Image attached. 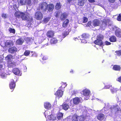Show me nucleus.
I'll use <instances>...</instances> for the list:
<instances>
[{
  "label": "nucleus",
  "mask_w": 121,
  "mask_h": 121,
  "mask_svg": "<svg viewBox=\"0 0 121 121\" xmlns=\"http://www.w3.org/2000/svg\"><path fill=\"white\" fill-rule=\"evenodd\" d=\"M44 114L45 117L47 116L48 118L50 120V121H58V120L62 118L63 116V114L61 112L59 113L57 115V118L56 117V115H51V113L49 111H46L45 112Z\"/></svg>",
  "instance_id": "obj_1"
},
{
  "label": "nucleus",
  "mask_w": 121,
  "mask_h": 121,
  "mask_svg": "<svg viewBox=\"0 0 121 121\" xmlns=\"http://www.w3.org/2000/svg\"><path fill=\"white\" fill-rule=\"evenodd\" d=\"M80 99L78 97L75 98L71 100L70 102V109H72L74 108V105L78 104L80 102Z\"/></svg>",
  "instance_id": "obj_2"
},
{
  "label": "nucleus",
  "mask_w": 121,
  "mask_h": 121,
  "mask_svg": "<svg viewBox=\"0 0 121 121\" xmlns=\"http://www.w3.org/2000/svg\"><path fill=\"white\" fill-rule=\"evenodd\" d=\"M103 38V35H98L97 37V40L94 42L95 44L99 46L102 45L103 44L102 40Z\"/></svg>",
  "instance_id": "obj_3"
},
{
  "label": "nucleus",
  "mask_w": 121,
  "mask_h": 121,
  "mask_svg": "<svg viewBox=\"0 0 121 121\" xmlns=\"http://www.w3.org/2000/svg\"><path fill=\"white\" fill-rule=\"evenodd\" d=\"M18 4L19 6L29 5L30 4V0H17Z\"/></svg>",
  "instance_id": "obj_4"
},
{
  "label": "nucleus",
  "mask_w": 121,
  "mask_h": 121,
  "mask_svg": "<svg viewBox=\"0 0 121 121\" xmlns=\"http://www.w3.org/2000/svg\"><path fill=\"white\" fill-rule=\"evenodd\" d=\"M64 84V86L62 85L61 87L59 88V89L55 93V95L57 96V97H62L63 95V91L61 90V87H63L65 88L67 86V84L66 83H63Z\"/></svg>",
  "instance_id": "obj_5"
},
{
  "label": "nucleus",
  "mask_w": 121,
  "mask_h": 121,
  "mask_svg": "<svg viewBox=\"0 0 121 121\" xmlns=\"http://www.w3.org/2000/svg\"><path fill=\"white\" fill-rule=\"evenodd\" d=\"M13 42L12 40H9L5 42L4 47L5 48H9L13 46Z\"/></svg>",
  "instance_id": "obj_6"
},
{
  "label": "nucleus",
  "mask_w": 121,
  "mask_h": 121,
  "mask_svg": "<svg viewBox=\"0 0 121 121\" xmlns=\"http://www.w3.org/2000/svg\"><path fill=\"white\" fill-rule=\"evenodd\" d=\"M82 92L83 95L85 97H86V98L85 97V98L86 100L88 99V97L90 93V91L88 89H86L83 90Z\"/></svg>",
  "instance_id": "obj_7"
},
{
  "label": "nucleus",
  "mask_w": 121,
  "mask_h": 121,
  "mask_svg": "<svg viewBox=\"0 0 121 121\" xmlns=\"http://www.w3.org/2000/svg\"><path fill=\"white\" fill-rule=\"evenodd\" d=\"M35 18L37 20H41L43 18V14L40 12H37L35 13Z\"/></svg>",
  "instance_id": "obj_8"
},
{
  "label": "nucleus",
  "mask_w": 121,
  "mask_h": 121,
  "mask_svg": "<svg viewBox=\"0 0 121 121\" xmlns=\"http://www.w3.org/2000/svg\"><path fill=\"white\" fill-rule=\"evenodd\" d=\"M17 49L15 46L9 48L8 49V52L11 54H14L16 53L17 51Z\"/></svg>",
  "instance_id": "obj_9"
},
{
  "label": "nucleus",
  "mask_w": 121,
  "mask_h": 121,
  "mask_svg": "<svg viewBox=\"0 0 121 121\" xmlns=\"http://www.w3.org/2000/svg\"><path fill=\"white\" fill-rule=\"evenodd\" d=\"M102 22L101 21L99 20L95 19L93 21L92 24L94 26H100Z\"/></svg>",
  "instance_id": "obj_10"
},
{
  "label": "nucleus",
  "mask_w": 121,
  "mask_h": 121,
  "mask_svg": "<svg viewBox=\"0 0 121 121\" xmlns=\"http://www.w3.org/2000/svg\"><path fill=\"white\" fill-rule=\"evenodd\" d=\"M47 4L46 2L42 3L40 5V7L42 10L43 11H46L47 8Z\"/></svg>",
  "instance_id": "obj_11"
},
{
  "label": "nucleus",
  "mask_w": 121,
  "mask_h": 121,
  "mask_svg": "<svg viewBox=\"0 0 121 121\" xmlns=\"http://www.w3.org/2000/svg\"><path fill=\"white\" fill-rule=\"evenodd\" d=\"M82 115L79 117H78V120L79 121H83L85 118L86 116V113L85 111L84 110V112L82 113Z\"/></svg>",
  "instance_id": "obj_12"
},
{
  "label": "nucleus",
  "mask_w": 121,
  "mask_h": 121,
  "mask_svg": "<svg viewBox=\"0 0 121 121\" xmlns=\"http://www.w3.org/2000/svg\"><path fill=\"white\" fill-rule=\"evenodd\" d=\"M24 42V39L22 38H20L17 39L16 41V44L17 45H22Z\"/></svg>",
  "instance_id": "obj_13"
},
{
  "label": "nucleus",
  "mask_w": 121,
  "mask_h": 121,
  "mask_svg": "<svg viewBox=\"0 0 121 121\" xmlns=\"http://www.w3.org/2000/svg\"><path fill=\"white\" fill-rule=\"evenodd\" d=\"M13 73L16 75H20V71L17 68H15L13 69Z\"/></svg>",
  "instance_id": "obj_14"
},
{
  "label": "nucleus",
  "mask_w": 121,
  "mask_h": 121,
  "mask_svg": "<svg viewBox=\"0 0 121 121\" xmlns=\"http://www.w3.org/2000/svg\"><path fill=\"white\" fill-rule=\"evenodd\" d=\"M54 8V5L52 4H50L47 5V9L49 12L52 11Z\"/></svg>",
  "instance_id": "obj_15"
},
{
  "label": "nucleus",
  "mask_w": 121,
  "mask_h": 121,
  "mask_svg": "<svg viewBox=\"0 0 121 121\" xmlns=\"http://www.w3.org/2000/svg\"><path fill=\"white\" fill-rule=\"evenodd\" d=\"M15 83L14 80H12L9 84V87L11 89H14L15 86Z\"/></svg>",
  "instance_id": "obj_16"
},
{
  "label": "nucleus",
  "mask_w": 121,
  "mask_h": 121,
  "mask_svg": "<svg viewBox=\"0 0 121 121\" xmlns=\"http://www.w3.org/2000/svg\"><path fill=\"white\" fill-rule=\"evenodd\" d=\"M112 109L113 111L115 112H116L119 110L120 108L119 106L117 105H115L113 106V107L111 108Z\"/></svg>",
  "instance_id": "obj_17"
},
{
  "label": "nucleus",
  "mask_w": 121,
  "mask_h": 121,
  "mask_svg": "<svg viewBox=\"0 0 121 121\" xmlns=\"http://www.w3.org/2000/svg\"><path fill=\"white\" fill-rule=\"evenodd\" d=\"M54 33L52 31H49L47 33V36L49 37H51L54 35Z\"/></svg>",
  "instance_id": "obj_18"
},
{
  "label": "nucleus",
  "mask_w": 121,
  "mask_h": 121,
  "mask_svg": "<svg viewBox=\"0 0 121 121\" xmlns=\"http://www.w3.org/2000/svg\"><path fill=\"white\" fill-rule=\"evenodd\" d=\"M69 104H69V105H68L66 104H63L62 105L63 109L65 110H68L69 108L70 109Z\"/></svg>",
  "instance_id": "obj_19"
},
{
  "label": "nucleus",
  "mask_w": 121,
  "mask_h": 121,
  "mask_svg": "<svg viewBox=\"0 0 121 121\" xmlns=\"http://www.w3.org/2000/svg\"><path fill=\"white\" fill-rule=\"evenodd\" d=\"M13 56L11 54H9L7 56L5 57V60L7 61L8 62L11 61V59L12 58Z\"/></svg>",
  "instance_id": "obj_20"
},
{
  "label": "nucleus",
  "mask_w": 121,
  "mask_h": 121,
  "mask_svg": "<svg viewBox=\"0 0 121 121\" xmlns=\"http://www.w3.org/2000/svg\"><path fill=\"white\" fill-rule=\"evenodd\" d=\"M44 106L45 108L49 109L51 107V105L49 102H46L44 104Z\"/></svg>",
  "instance_id": "obj_21"
},
{
  "label": "nucleus",
  "mask_w": 121,
  "mask_h": 121,
  "mask_svg": "<svg viewBox=\"0 0 121 121\" xmlns=\"http://www.w3.org/2000/svg\"><path fill=\"white\" fill-rule=\"evenodd\" d=\"M116 35L118 37H121V30H117L115 31Z\"/></svg>",
  "instance_id": "obj_22"
},
{
  "label": "nucleus",
  "mask_w": 121,
  "mask_h": 121,
  "mask_svg": "<svg viewBox=\"0 0 121 121\" xmlns=\"http://www.w3.org/2000/svg\"><path fill=\"white\" fill-rule=\"evenodd\" d=\"M104 117V116L102 114H99L97 116V118L99 120H103Z\"/></svg>",
  "instance_id": "obj_23"
},
{
  "label": "nucleus",
  "mask_w": 121,
  "mask_h": 121,
  "mask_svg": "<svg viewBox=\"0 0 121 121\" xmlns=\"http://www.w3.org/2000/svg\"><path fill=\"white\" fill-rule=\"evenodd\" d=\"M27 15L25 14L24 13L22 12L20 18H21L23 20H26L27 19Z\"/></svg>",
  "instance_id": "obj_24"
},
{
  "label": "nucleus",
  "mask_w": 121,
  "mask_h": 121,
  "mask_svg": "<svg viewBox=\"0 0 121 121\" xmlns=\"http://www.w3.org/2000/svg\"><path fill=\"white\" fill-rule=\"evenodd\" d=\"M22 13V12L19 11L16 12L14 13L15 16L18 18H20L21 17Z\"/></svg>",
  "instance_id": "obj_25"
},
{
  "label": "nucleus",
  "mask_w": 121,
  "mask_h": 121,
  "mask_svg": "<svg viewBox=\"0 0 121 121\" xmlns=\"http://www.w3.org/2000/svg\"><path fill=\"white\" fill-rule=\"evenodd\" d=\"M69 22V20L68 19H66L63 23L62 26L63 27L66 28Z\"/></svg>",
  "instance_id": "obj_26"
},
{
  "label": "nucleus",
  "mask_w": 121,
  "mask_h": 121,
  "mask_svg": "<svg viewBox=\"0 0 121 121\" xmlns=\"http://www.w3.org/2000/svg\"><path fill=\"white\" fill-rule=\"evenodd\" d=\"M7 66L9 67H13L14 66V64L11 61L8 62Z\"/></svg>",
  "instance_id": "obj_27"
},
{
  "label": "nucleus",
  "mask_w": 121,
  "mask_h": 121,
  "mask_svg": "<svg viewBox=\"0 0 121 121\" xmlns=\"http://www.w3.org/2000/svg\"><path fill=\"white\" fill-rule=\"evenodd\" d=\"M72 121H78V117L76 115H74L72 117Z\"/></svg>",
  "instance_id": "obj_28"
},
{
  "label": "nucleus",
  "mask_w": 121,
  "mask_h": 121,
  "mask_svg": "<svg viewBox=\"0 0 121 121\" xmlns=\"http://www.w3.org/2000/svg\"><path fill=\"white\" fill-rule=\"evenodd\" d=\"M84 3V0H78V4L80 6H83Z\"/></svg>",
  "instance_id": "obj_29"
},
{
  "label": "nucleus",
  "mask_w": 121,
  "mask_h": 121,
  "mask_svg": "<svg viewBox=\"0 0 121 121\" xmlns=\"http://www.w3.org/2000/svg\"><path fill=\"white\" fill-rule=\"evenodd\" d=\"M121 68L120 66L118 65H114L113 68V69L115 70H120Z\"/></svg>",
  "instance_id": "obj_30"
},
{
  "label": "nucleus",
  "mask_w": 121,
  "mask_h": 121,
  "mask_svg": "<svg viewBox=\"0 0 121 121\" xmlns=\"http://www.w3.org/2000/svg\"><path fill=\"white\" fill-rule=\"evenodd\" d=\"M109 40L111 42H115L116 41V38L115 36H112L110 37Z\"/></svg>",
  "instance_id": "obj_31"
},
{
  "label": "nucleus",
  "mask_w": 121,
  "mask_h": 121,
  "mask_svg": "<svg viewBox=\"0 0 121 121\" xmlns=\"http://www.w3.org/2000/svg\"><path fill=\"white\" fill-rule=\"evenodd\" d=\"M57 41V40L55 38H52L51 40V43H56Z\"/></svg>",
  "instance_id": "obj_32"
},
{
  "label": "nucleus",
  "mask_w": 121,
  "mask_h": 121,
  "mask_svg": "<svg viewBox=\"0 0 121 121\" xmlns=\"http://www.w3.org/2000/svg\"><path fill=\"white\" fill-rule=\"evenodd\" d=\"M67 14L66 13L62 14L60 16V19L63 20L66 18Z\"/></svg>",
  "instance_id": "obj_33"
},
{
  "label": "nucleus",
  "mask_w": 121,
  "mask_h": 121,
  "mask_svg": "<svg viewBox=\"0 0 121 121\" xmlns=\"http://www.w3.org/2000/svg\"><path fill=\"white\" fill-rule=\"evenodd\" d=\"M110 90L111 92L112 93L116 92L117 91V88H114L112 87L110 88Z\"/></svg>",
  "instance_id": "obj_34"
},
{
  "label": "nucleus",
  "mask_w": 121,
  "mask_h": 121,
  "mask_svg": "<svg viewBox=\"0 0 121 121\" xmlns=\"http://www.w3.org/2000/svg\"><path fill=\"white\" fill-rule=\"evenodd\" d=\"M61 7L60 4V3H57L55 7L56 9H60Z\"/></svg>",
  "instance_id": "obj_35"
},
{
  "label": "nucleus",
  "mask_w": 121,
  "mask_h": 121,
  "mask_svg": "<svg viewBox=\"0 0 121 121\" xmlns=\"http://www.w3.org/2000/svg\"><path fill=\"white\" fill-rule=\"evenodd\" d=\"M9 30L10 33H13L15 34V30L14 29L11 28H9Z\"/></svg>",
  "instance_id": "obj_36"
},
{
  "label": "nucleus",
  "mask_w": 121,
  "mask_h": 121,
  "mask_svg": "<svg viewBox=\"0 0 121 121\" xmlns=\"http://www.w3.org/2000/svg\"><path fill=\"white\" fill-rule=\"evenodd\" d=\"M88 35L86 34H83L81 36V37L83 39H86L87 38L88 36Z\"/></svg>",
  "instance_id": "obj_37"
},
{
  "label": "nucleus",
  "mask_w": 121,
  "mask_h": 121,
  "mask_svg": "<svg viewBox=\"0 0 121 121\" xmlns=\"http://www.w3.org/2000/svg\"><path fill=\"white\" fill-rule=\"evenodd\" d=\"M106 23L104 21L103 22L102 25H101V24L100 25V26L101 27H102L103 28H105L106 27Z\"/></svg>",
  "instance_id": "obj_38"
},
{
  "label": "nucleus",
  "mask_w": 121,
  "mask_h": 121,
  "mask_svg": "<svg viewBox=\"0 0 121 121\" xmlns=\"http://www.w3.org/2000/svg\"><path fill=\"white\" fill-rule=\"evenodd\" d=\"M50 18L49 17H47L44 19V22L45 23H46L50 20Z\"/></svg>",
  "instance_id": "obj_39"
},
{
  "label": "nucleus",
  "mask_w": 121,
  "mask_h": 121,
  "mask_svg": "<svg viewBox=\"0 0 121 121\" xmlns=\"http://www.w3.org/2000/svg\"><path fill=\"white\" fill-rule=\"evenodd\" d=\"M30 53V51H26L24 52V55L26 56H27L29 55Z\"/></svg>",
  "instance_id": "obj_40"
},
{
  "label": "nucleus",
  "mask_w": 121,
  "mask_h": 121,
  "mask_svg": "<svg viewBox=\"0 0 121 121\" xmlns=\"http://www.w3.org/2000/svg\"><path fill=\"white\" fill-rule=\"evenodd\" d=\"M112 87V86H110L109 85H106L104 87V89H107L109 88H111Z\"/></svg>",
  "instance_id": "obj_41"
},
{
  "label": "nucleus",
  "mask_w": 121,
  "mask_h": 121,
  "mask_svg": "<svg viewBox=\"0 0 121 121\" xmlns=\"http://www.w3.org/2000/svg\"><path fill=\"white\" fill-rule=\"evenodd\" d=\"M31 55L32 56H37V54L35 52H31Z\"/></svg>",
  "instance_id": "obj_42"
},
{
  "label": "nucleus",
  "mask_w": 121,
  "mask_h": 121,
  "mask_svg": "<svg viewBox=\"0 0 121 121\" xmlns=\"http://www.w3.org/2000/svg\"><path fill=\"white\" fill-rule=\"evenodd\" d=\"M117 20L119 21H121V15L120 14L118 16L117 18Z\"/></svg>",
  "instance_id": "obj_43"
},
{
  "label": "nucleus",
  "mask_w": 121,
  "mask_h": 121,
  "mask_svg": "<svg viewBox=\"0 0 121 121\" xmlns=\"http://www.w3.org/2000/svg\"><path fill=\"white\" fill-rule=\"evenodd\" d=\"M2 17L4 18H7V16L6 14L3 13L2 14Z\"/></svg>",
  "instance_id": "obj_44"
},
{
  "label": "nucleus",
  "mask_w": 121,
  "mask_h": 121,
  "mask_svg": "<svg viewBox=\"0 0 121 121\" xmlns=\"http://www.w3.org/2000/svg\"><path fill=\"white\" fill-rule=\"evenodd\" d=\"M60 12L59 11H58L57 12H56L55 13V14H56L55 16L56 17H57L59 16V13H60Z\"/></svg>",
  "instance_id": "obj_45"
},
{
  "label": "nucleus",
  "mask_w": 121,
  "mask_h": 121,
  "mask_svg": "<svg viewBox=\"0 0 121 121\" xmlns=\"http://www.w3.org/2000/svg\"><path fill=\"white\" fill-rule=\"evenodd\" d=\"M87 21V19L86 17H84L83 18V22L85 23Z\"/></svg>",
  "instance_id": "obj_46"
},
{
  "label": "nucleus",
  "mask_w": 121,
  "mask_h": 121,
  "mask_svg": "<svg viewBox=\"0 0 121 121\" xmlns=\"http://www.w3.org/2000/svg\"><path fill=\"white\" fill-rule=\"evenodd\" d=\"M81 42L82 43H87V41L85 39H81Z\"/></svg>",
  "instance_id": "obj_47"
},
{
  "label": "nucleus",
  "mask_w": 121,
  "mask_h": 121,
  "mask_svg": "<svg viewBox=\"0 0 121 121\" xmlns=\"http://www.w3.org/2000/svg\"><path fill=\"white\" fill-rule=\"evenodd\" d=\"M117 80L121 83V76L119 77L117 79Z\"/></svg>",
  "instance_id": "obj_48"
},
{
  "label": "nucleus",
  "mask_w": 121,
  "mask_h": 121,
  "mask_svg": "<svg viewBox=\"0 0 121 121\" xmlns=\"http://www.w3.org/2000/svg\"><path fill=\"white\" fill-rule=\"evenodd\" d=\"M105 43L107 45H109L111 44V43L110 42H108L107 41H106Z\"/></svg>",
  "instance_id": "obj_49"
},
{
  "label": "nucleus",
  "mask_w": 121,
  "mask_h": 121,
  "mask_svg": "<svg viewBox=\"0 0 121 121\" xmlns=\"http://www.w3.org/2000/svg\"><path fill=\"white\" fill-rule=\"evenodd\" d=\"M77 93V91H73L72 92V95H73L76 94Z\"/></svg>",
  "instance_id": "obj_50"
},
{
  "label": "nucleus",
  "mask_w": 121,
  "mask_h": 121,
  "mask_svg": "<svg viewBox=\"0 0 121 121\" xmlns=\"http://www.w3.org/2000/svg\"><path fill=\"white\" fill-rule=\"evenodd\" d=\"M107 110V109L106 108H104L102 109V111L103 112H104L105 111H106Z\"/></svg>",
  "instance_id": "obj_51"
},
{
  "label": "nucleus",
  "mask_w": 121,
  "mask_h": 121,
  "mask_svg": "<svg viewBox=\"0 0 121 121\" xmlns=\"http://www.w3.org/2000/svg\"><path fill=\"white\" fill-rule=\"evenodd\" d=\"M48 57L47 56H44L43 58V60H45L48 59Z\"/></svg>",
  "instance_id": "obj_52"
},
{
  "label": "nucleus",
  "mask_w": 121,
  "mask_h": 121,
  "mask_svg": "<svg viewBox=\"0 0 121 121\" xmlns=\"http://www.w3.org/2000/svg\"><path fill=\"white\" fill-rule=\"evenodd\" d=\"M115 0H108L111 3H113L115 1Z\"/></svg>",
  "instance_id": "obj_53"
},
{
  "label": "nucleus",
  "mask_w": 121,
  "mask_h": 121,
  "mask_svg": "<svg viewBox=\"0 0 121 121\" xmlns=\"http://www.w3.org/2000/svg\"><path fill=\"white\" fill-rule=\"evenodd\" d=\"M90 2L92 3L94 2V0H88Z\"/></svg>",
  "instance_id": "obj_54"
},
{
  "label": "nucleus",
  "mask_w": 121,
  "mask_h": 121,
  "mask_svg": "<svg viewBox=\"0 0 121 121\" xmlns=\"http://www.w3.org/2000/svg\"><path fill=\"white\" fill-rule=\"evenodd\" d=\"M80 107L81 108V109H79V110H83V109H84V108H85V107L83 108V107H82V106H81Z\"/></svg>",
  "instance_id": "obj_55"
},
{
  "label": "nucleus",
  "mask_w": 121,
  "mask_h": 121,
  "mask_svg": "<svg viewBox=\"0 0 121 121\" xmlns=\"http://www.w3.org/2000/svg\"><path fill=\"white\" fill-rule=\"evenodd\" d=\"M91 24V22H89L87 24V25L88 26H90Z\"/></svg>",
  "instance_id": "obj_56"
},
{
  "label": "nucleus",
  "mask_w": 121,
  "mask_h": 121,
  "mask_svg": "<svg viewBox=\"0 0 121 121\" xmlns=\"http://www.w3.org/2000/svg\"><path fill=\"white\" fill-rule=\"evenodd\" d=\"M3 67V65H0V69Z\"/></svg>",
  "instance_id": "obj_57"
},
{
  "label": "nucleus",
  "mask_w": 121,
  "mask_h": 121,
  "mask_svg": "<svg viewBox=\"0 0 121 121\" xmlns=\"http://www.w3.org/2000/svg\"><path fill=\"white\" fill-rule=\"evenodd\" d=\"M72 0H68V2L70 3L72 1Z\"/></svg>",
  "instance_id": "obj_58"
},
{
  "label": "nucleus",
  "mask_w": 121,
  "mask_h": 121,
  "mask_svg": "<svg viewBox=\"0 0 121 121\" xmlns=\"http://www.w3.org/2000/svg\"><path fill=\"white\" fill-rule=\"evenodd\" d=\"M76 38H74V40H75V39H76Z\"/></svg>",
  "instance_id": "obj_59"
},
{
  "label": "nucleus",
  "mask_w": 121,
  "mask_h": 121,
  "mask_svg": "<svg viewBox=\"0 0 121 121\" xmlns=\"http://www.w3.org/2000/svg\"><path fill=\"white\" fill-rule=\"evenodd\" d=\"M120 2H121V0H120Z\"/></svg>",
  "instance_id": "obj_60"
},
{
  "label": "nucleus",
  "mask_w": 121,
  "mask_h": 121,
  "mask_svg": "<svg viewBox=\"0 0 121 121\" xmlns=\"http://www.w3.org/2000/svg\"><path fill=\"white\" fill-rule=\"evenodd\" d=\"M96 99L97 100V99H98V100H99V99Z\"/></svg>",
  "instance_id": "obj_61"
},
{
  "label": "nucleus",
  "mask_w": 121,
  "mask_h": 121,
  "mask_svg": "<svg viewBox=\"0 0 121 121\" xmlns=\"http://www.w3.org/2000/svg\"><path fill=\"white\" fill-rule=\"evenodd\" d=\"M31 19H30L31 21Z\"/></svg>",
  "instance_id": "obj_62"
},
{
  "label": "nucleus",
  "mask_w": 121,
  "mask_h": 121,
  "mask_svg": "<svg viewBox=\"0 0 121 121\" xmlns=\"http://www.w3.org/2000/svg\"><path fill=\"white\" fill-rule=\"evenodd\" d=\"M13 1H14V0H12Z\"/></svg>",
  "instance_id": "obj_63"
}]
</instances>
